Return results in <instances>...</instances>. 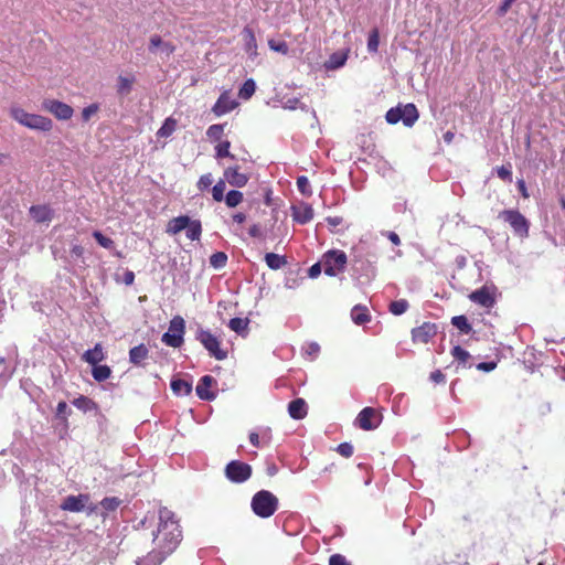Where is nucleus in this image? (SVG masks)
<instances>
[{
    "instance_id": "nucleus-1",
    "label": "nucleus",
    "mask_w": 565,
    "mask_h": 565,
    "mask_svg": "<svg viewBox=\"0 0 565 565\" xmlns=\"http://www.w3.org/2000/svg\"><path fill=\"white\" fill-rule=\"evenodd\" d=\"M183 539L175 514L167 508L159 510V523L153 532L152 548L136 559V565H161L172 555Z\"/></svg>"
},
{
    "instance_id": "nucleus-2",
    "label": "nucleus",
    "mask_w": 565,
    "mask_h": 565,
    "mask_svg": "<svg viewBox=\"0 0 565 565\" xmlns=\"http://www.w3.org/2000/svg\"><path fill=\"white\" fill-rule=\"evenodd\" d=\"M352 276L355 279H371L375 276L374 260L371 259V253L364 247H354L351 258Z\"/></svg>"
},
{
    "instance_id": "nucleus-3",
    "label": "nucleus",
    "mask_w": 565,
    "mask_h": 565,
    "mask_svg": "<svg viewBox=\"0 0 565 565\" xmlns=\"http://www.w3.org/2000/svg\"><path fill=\"white\" fill-rule=\"evenodd\" d=\"M10 116L20 125L32 130L47 132L53 128V121L49 117L30 114L21 107H11Z\"/></svg>"
},
{
    "instance_id": "nucleus-4",
    "label": "nucleus",
    "mask_w": 565,
    "mask_h": 565,
    "mask_svg": "<svg viewBox=\"0 0 565 565\" xmlns=\"http://www.w3.org/2000/svg\"><path fill=\"white\" fill-rule=\"evenodd\" d=\"M278 498L275 494L268 490H260L253 495L250 508L257 516L267 519L278 510Z\"/></svg>"
},
{
    "instance_id": "nucleus-5",
    "label": "nucleus",
    "mask_w": 565,
    "mask_h": 565,
    "mask_svg": "<svg viewBox=\"0 0 565 565\" xmlns=\"http://www.w3.org/2000/svg\"><path fill=\"white\" fill-rule=\"evenodd\" d=\"M348 263V257L343 250L332 249L323 254L321 264L326 275L334 277L342 273Z\"/></svg>"
},
{
    "instance_id": "nucleus-6",
    "label": "nucleus",
    "mask_w": 565,
    "mask_h": 565,
    "mask_svg": "<svg viewBox=\"0 0 565 565\" xmlns=\"http://www.w3.org/2000/svg\"><path fill=\"white\" fill-rule=\"evenodd\" d=\"M185 321L181 316H174L169 323V329L163 333L161 341L171 348H180L184 342Z\"/></svg>"
},
{
    "instance_id": "nucleus-7",
    "label": "nucleus",
    "mask_w": 565,
    "mask_h": 565,
    "mask_svg": "<svg viewBox=\"0 0 565 565\" xmlns=\"http://www.w3.org/2000/svg\"><path fill=\"white\" fill-rule=\"evenodd\" d=\"M195 339L216 360L223 361L227 358V351L221 348V341L210 330L199 329Z\"/></svg>"
},
{
    "instance_id": "nucleus-8",
    "label": "nucleus",
    "mask_w": 565,
    "mask_h": 565,
    "mask_svg": "<svg viewBox=\"0 0 565 565\" xmlns=\"http://www.w3.org/2000/svg\"><path fill=\"white\" fill-rule=\"evenodd\" d=\"M499 217L509 223L515 235L520 237L529 236V221L518 210H503L500 212Z\"/></svg>"
},
{
    "instance_id": "nucleus-9",
    "label": "nucleus",
    "mask_w": 565,
    "mask_h": 565,
    "mask_svg": "<svg viewBox=\"0 0 565 565\" xmlns=\"http://www.w3.org/2000/svg\"><path fill=\"white\" fill-rule=\"evenodd\" d=\"M250 465L239 461H230L224 470L225 477L233 483H243L252 477Z\"/></svg>"
},
{
    "instance_id": "nucleus-10",
    "label": "nucleus",
    "mask_w": 565,
    "mask_h": 565,
    "mask_svg": "<svg viewBox=\"0 0 565 565\" xmlns=\"http://www.w3.org/2000/svg\"><path fill=\"white\" fill-rule=\"evenodd\" d=\"M468 298L480 307L490 309L497 301V288L494 286H482L469 294Z\"/></svg>"
},
{
    "instance_id": "nucleus-11",
    "label": "nucleus",
    "mask_w": 565,
    "mask_h": 565,
    "mask_svg": "<svg viewBox=\"0 0 565 565\" xmlns=\"http://www.w3.org/2000/svg\"><path fill=\"white\" fill-rule=\"evenodd\" d=\"M42 108L58 120H68L74 114V109L68 104L52 98L44 99Z\"/></svg>"
},
{
    "instance_id": "nucleus-12",
    "label": "nucleus",
    "mask_w": 565,
    "mask_h": 565,
    "mask_svg": "<svg viewBox=\"0 0 565 565\" xmlns=\"http://www.w3.org/2000/svg\"><path fill=\"white\" fill-rule=\"evenodd\" d=\"M382 422V415L373 407H364L356 416L355 424L363 430H373Z\"/></svg>"
},
{
    "instance_id": "nucleus-13",
    "label": "nucleus",
    "mask_w": 565,
    "mask_h": 565,
    "mask_svg": "<svg viewBox=\"0 0 565 565\" xmlns=\"http://www.w3.org/2000/svg\"><path fill=\"white\" fill-rule=\"evenodd\" d=\"M437 334V326L431 322H424L412 330V340L415 343H428Z\"/></svg>"
},
{
    "instance_id": "nucleus-14",
    "label": "nucleus",
    "mask_w": 565,
    "mask_h": 565,
    "mask_svg": "<svg viewBox=\"0 0 565 565\" xmlns=\"http://www.w3.org/2000/svg\"><path fill=\"white\" fill-rule=\"evenodd\" d=\"M313 209L308 203H299L291 206L292 220L298 224H307L313 218Z\"/></svg>"
},
{
    "instance_id": "nucleus-15",
    "label": "nucleus",
    "mask_w": 565,
    "mask_h": 565,
    "mask_svg": "<svg viewBox=\"0 0 565 565\" xmlns=\"http://www.w3.org/2000/svg\"><path fill=\"white\" fill-rule=\"evenodd\" d=\"M88 500V494L68 495L63 500L61 509L63 511L81 512L84 510Z\"/></svg>"
},
{
    "instance_id": "nucleus-16",
    "label": "nucleus",
    "mask_w": 565,
    "mask_h": 565,
    "mask_svg": "<svg viewBox=\"0 0 565 565\" xmlns=\"http://www.w3.org/2000/svg\"><path fill=\"white\" fill-rule=\"evenodd\" d=\"M236 106L237 102L231 98L228 92H223L212 107V111L220 117L232 111Z\"/></svg>"
},
{
    "instance_id": "nucleus-17",
    "label": "nucleus",
    "mask_w": 565,
    "mask_h": 565,
    "mask_svg": "<svg viewBox=\"0 0 565 565\" xmlns=\"http://www.w3.org/2000/svg\"><path fill=\"white\" fill-rule=\"evenodd\" d=\"M159 49L162 54L170 57L175 51V45L171 42H164L160 35L154 34L149 40L148 50L150 53H157Z\"/></svg>"
},
{
    "instance_id": "nucleus-18",
    "label": "nucleus",
    "mask_w": 565,
    "mask_h": 565,
    "mask_svg": "<svg viewBox=\"0 0 565 565\" xmlns=\"http://www.w3.org/2000/svg\"><path fill=\"white\" fill-rule=\"evenodd\" d=\"M29 213L39 224L50 223L54 216V211L46 204L32 205L29 209Z\"/></svg>"
},
{
    "instance_id": "nucleus-19",
    "label": "nucleus",
    "mask_w": 565,
    "mask_h": 565,
    "mask_svg": "<svg viewBox=\"0 0 565 565\" xmlns=\"http://www.w3.org/2000/svg\"><path fill=\"white\" fill-rule=\"evenodd\" d=\"M224 178L232 186L236 188L245 186L249 180L247 174L239 172V168L237 166L225 169Z\"/></svg>"
},
{
    "instance_id": "nucleus-20",
    "label": "nucleus",
    "mask_w": 565,
    "mask_h": 565,
    "mask_svg": "<svg viewBox=\"0 0 565 565\" xmlns=\"http://www.w3.org/2000/svg\"><path fill=\"white\" fill-rule=\"evenodd\" d=\"M216 383L215 379L211 375H204L200 379L195 392L196 395L204 401H212L215 398V394L210 391L211 386Z\"/></svg>"
},
{
    "instance_id": "nucleus-21",
    "label": "nucleus",
    "mask_w": 565,
    "mask_h": 565,
    "mask_svg": "<svg viewBox=\"0 0 565 565\" xmlns=\"http://www.w3.org/2000/svg\"><path fill=\"white\" fill-rule=\"evenodd\" d=\"M401 111L403 116L402 121L406 127H412L419 117L417 107L412 103L401 105Z\"/></svg>"
},
{
    "instance_id": "nucleus-22",
    "label": "nucleus",
    "mask_w": 565,
    "mask_h": 565,
    "mask_svg": "<svg viewBox=\"0 0 565 565\" xmlns=\"http://www.w3.org/2000/svg\"><path fill=\"white\" fill-rule=\"evenodd\" d=\"M188 225H190V217L186 215H180L168 222L166 232L170 235H175L185 230Z\"/></svg>"
},
{
    "instance_id": "nucleus-23",
    "label": "nucleus",
    "mask_w": 565,
    "mask_h": 565,
    "mask_svg": "<svg viewBox=\"0 0 565 565\" xmlns=\"http://www.w3.org/2000/svg\"><path fill=\"white\" fill-rule=\"evenodd\" d=\"M243 38L245 41V51L249 54V56H256L257 55V41L255 38V33L252 28L245 26L243 29Z\"/></svg>"
},
{
    "instance_id": "nucleus-24",
    "label": "nucleus",
    "mask_w": 565,
    "mask_h": 565,
    "mask_svg": "<svg viewBox=\"0 0 565 565\" xmlns=\"http://www.w3.org/2000/svg\"><path fill=\"white\" fill-rule=\"evenodd\" d=\"M288 413L295 419H302L307 415V405L302 398H296L288 405Z\"/></svg>"
},
{
    "instance_id": "nucleus-25",
    "label": "nucleus",
    "mask_w": 565,
    "mask_h": 565,
    "mask_svg": "<svg viewBox=\"0 0 565 565\" xmlns=\"http://www.w3.org/2000/svg\"><path fill=\"white\" fill-rule=\"evenodd\" d=\"M136 82V77L134 75L122 76L119 75L117 78V94L120 96H127L130 94L134 83Z\"/></svg>"
},
{
    "instance_id": "nucleus-26",
    "label": "nucleus",
    "mask_w": 565,
    "mask_h": 565,
    "mask_svg": "<svg viewBox=\"0 0 565 565\" xmlns=\"http://www.w3.org/2000/svg\"><path fill=\"white\" fill-rule=\"evenodd\" d=\"M149 355V350L145 344H139L130 349L129 361L135 365H139Z\"/></svg>"
},
{
    "instance_id": "nucleus-27",
    "label": "nucleus",
    "mask_w": 565,
    "mask_h": 565,
    "mask_svg": "<svg viewBox=\"0 0 565 565\" xmlns=\"http://www.w3.org/2000/svg\"><path fill=\"white\" fill-rule=\"evenodd\" d=\"M105 359L103 347L100 343L95 344V347L90 350H87L83 354V360L92 365H96L98 362Z\"/></svg>"
},
{
    "instance_id": "nucleus-28",
    "label": "nucleus",
    "mask_w": 565,
    "mask_h": 565,
    "mask_svg": "<svg viewBox=\"0 0 565 565\" xmlns=\"http://www.w3.org/2000/svg\"><path fill=\"white\" fill-rule=\"evenodd\" d=\"M72 403L76 408L84 413L97 411L98 408V405L92 398L85 395H79Z\"/></svg>"
},
{
    "instance_id": "nucleus-29",
    "label": "nucleus",
    "mask_w": 565,
    "mask_h": 565,
    "mask_svg": "<svg viewBox=\"0 0 565 565\" xmlns=\"http://www.w3.org/2000/svg\"><path fill=\"white\" fill-rule=\"evenodd\" d=\"M265 262L266 265L273 270H278L285 265H287L286 257L275 253H267L265 255Z\"/></svg>"
},
{
    "instance_id": "nucleus-30",
    "label": "nucleus",
    "mask_w": 565,
    "mask_h": 565,
    "mask_svg": "<svg viewBox=\"0 0 565 565\" xmlns=\"http://www.w3.org/2000/svg\"><path fill=\"white\" fill-rule=\"evenodd\" d=\"M351 318L356 324H363L370 321V315L366 307L355 306L351 311Z\"/></svg>"
},
{
    "instance_id": "nucleus-31",
    "label": "nucleus",
    "mask_w": 565,
    "mask_h": 565,
    "mask_svg": "<svg viewBox=\"0 0 565 565\" xmlns=\"http://www.w3.org/2000/svg\"><path fill=\"white\" fill-rule=\"evenodd\" d=\"M171 390L177 395H189L192 392V385L188 381L181 379L172 380Z\"/></svg>"
},
{
    "instance_id": "nucleus-32",
    "label": "nucleus",
    "mask_w": 565,
    "mask_h": 565,
    "mask_svg": "<svg viewBox=\"0 0 565 565\" xmlns=\"http://www.w3.org/2000/svg\"><path fill=\"white\" fill-rule=\"evenodd\" d=\"M451 324L456 327L461 333L469 334L472 327L466 316H455L451 318Z\"/></svg>"
},
{
    "instance_id": "nucleus-33",
    "label": "nucleus",
    "mask_w": 565,
    "mask_h": 565,
    "mask_svg": "<svg viewBox=\"0 0 565 565\" xmlns=\"http://www.w3.org/2000/svg\"><path fill=\"white\" fill-rule=\"evenodd\" d=\"M202 234V224L199 220H191L186 226V237L191 241H198Z\"/></svg>"
},
{
    "instance_id": "nucleus-34",
    "label": "nucleus",
    "mask_w": 565,
    "mask_h": 565,
    "mask_svg": "<svg viewBox=\"0 0 565 565\" xmlns=\"http://www.w3.org/2000/svg\"><path fill=\"white\" fill-rule=\"evenodd\" d=\"M223 200L225 201L226 206L236 207L243 202L244 194L238 190H231Z\"/></svg>"
},
{
    "instance_id": "nucleus-35",
    "label": "nucleus",
    "mask_w": 565,
    "mask_h": 565,
    "mask_svg": "<svg viewBox=\"0 0 565 565\" xmlns=\"http://www.w3.org/2000/svg\"><path fill=\"white\" fill-rule=\"evenodd\" d=\"M249 320L246 318H233L228 322V328L238 333L242 334L243 332L247 331L248 329Z\"/></svg>"
},
{
    "instance_id": "nucleus-36",
    "label": "nucleus",
    "mask_w": 565,
    "mask_h": 565,
    "mask_svg": "<svg viewBox=\"0 0 565 565\" xmlns=\"http://www.w3.org/2000/svg\"><path fill=\"white\" fill-rule=\"evenodd\" d=\"M92 375L97 382H103L109 379L111 370L108 365H93Z\"/></svg>"
},
{
    "instance_id": "nucleus-37",
    "label": "nucleus",
    "mask_w": 565,
    "mask_h": 565,
    "mask_svg": "<svg viewBox=\"0 0 565 565\" xmlns=\"http://www.w3.org/2000/svg\"><path fill=\"white\" fill-rule=\"evenodd\" d=\"M255 89V82L252 78L246 79L242 87L239 88L238 96L239 98L247 100L254 95Z\"/></svg>"
},
{
    "instance_id": "nucleus-38",
    "label": "nucleus",
    "mask_w": 565,
    "mask_h": 565,
    "mask_svg": "<svg viewBox=\"0 0 565 565\" xmlns=\"http://www.w3.org/2000/svg\"><path fill=\"white\" fill-rule=\"evenodd\" d=\"M347 58H348L347 53H340V52L333 53L329 57V61L327 62V67L332 68V70L339 68L345 64Z\"/></svg>"
},
{
    "instance_id": "nucleus-39",
    "label": "nucleus",
    "mask_w": 565,
    "mask_h": 565,
    "mask_svg": "<svg viewBox=\"0 0 565 565\" xmlns=\"http://www.w3.org/2000/svg\"><path fill=\"white\" fill-rule=\"evenodd\" d=\"M72 413L66 402L61 401L56 406L55 416L60 419L66 427L68 426V415Z\"/></svg>"
},
{
    "instance_id": "nucleus-40",
    "label": "nucleus",
    "mask_w": 565,
    "mask_h": 565,
    "mask_svg": "<svg viewBox=\"0 0 565 565\" xmlns=\"http://www.w3.org/2000/svg\"><path fill=\"white\" fill-rule=\"evenodd\" d=\"M451 355L456 361H458L459 364H462V366H466L467 362L471 358L470 353L462 349L460 345L454 347L451 350Z\"/></svg>"
},
{
    "instance_id": "nucleus-41",
    "label": "nucleus",
    "mask_w": 565,
    "mask_h": 565,
    "mask_svg": "<svg viewBox=\"0 0 565 565\" xmlns=\"http://www.w3.org/2000/svg\"><path fill=\"white\" fill-rule=\"evenodd\" d=\"M227 264V255L224 252H216L210 256V265L215 269H221Z\"/></svg>"
},
{
    "instance_id": "nucleus-42",
    "label": "nucleus",
    "mask_w": 565,
    "mask_h": 565,
    "mask_svg": "<svg viewBox=\"0 0 565 565\" xmlns=\"http://www.w3.org/2000/svg\"><path fill=\"white\" fill-rule=\"evenodd\" d=\"M408 307H409V305H408L407 300L399 299V300L392 301L390 303L388 309H390V312L393 313L394 316H399V315H403L404 312H406Z\"/></svg>"
},
{
    "instance_id": "nucleus-43",
    "label": "nucleus",
    "mask_w": 565,
    "mask_h": 565,
    "mask_svg": "<svg viewBox=\"0 0 565 565\" xmlns=\"http://www.w3.org/2000/svg\"><path fill=\"white\" fill-rule=\"evenodd\" d=\"M225 180L220 179L214 186L212 188V198L215 202H222L225 198L224 191H225Z\"/></svg>"
},
{
    "instance_id": "nucleus-44",
    "label": "nucleus",
    "mask_w": 565,
    "mask_h": 565,
    "mask_svg": "<svg viewBox=\"0 0 565 565\" xmlns=\"http://www.w3.org/2000/svg\"><path fill=\"white\" fill-rule=\"evenodd\" d=\"M380 34L377 29H373L367 39V50L370 53H375L379 50Z\"/></svg>"
},
{
    "instance_id": "nucleus-45",
    "label": "nucleus",
    "mask_w": 565,
    "mask_h": 565,
    "mask_svg": "<svg viewBox=\"0 0 565 565\" xmlns=\"http://www.w3.org/2000/svg\"><path fill=\"white\" fill-rule=\"evenodd\" d=\"M402 118L401 105L388 109L385 115L386 121L391 125L397 124Z\"/></svg>"
},
{
    "instance_id": "nucleus-46",
    "label": "nucleus",
    "mask_w": 565,
    "mask_h": 565,
    "mask_svg": "<svg viewBox=\"0 0 565 565\" xmlns=\"http://www.w3.org/2000/svg\"><path fill=\"white\" fill-rule=\"evenodd\" d=\"M93 237L96 242L104 248L111 249L115 245L114 241L109 237H106L102 232L94 231Z\"/></svg>"
},
{
    "instance_id": "nucleus-47",
    "label": "nucleus",
    "mask_w": 565,
    "mask_h": 565,
    "mask_svg": "<svg viewBox=\"0 0 565 565\" xmlns=\"http://www.w3.org/2000/svg\"><path fill=\"white\" fill-rule=\"evenodd\" d=\"M297 188L299 192L306 196H311L312 191L309 183V180L306 175H300L297 179Z\"/></svg>"
},
{
    "instance_id": "nucleus-48",
    "label": "nucleus",
    "mask_w": 565,
    "mask_h": 565,
    "mask_svg": "<svg viewBox=\"0 0 565 565\" xmlns=\"http://www.w3.org/2000/svg\"><path fill=\"white\" fill-rule=\"evenodd\" d=\"M268 46L271 51L287 55L289 52L288 44L285 41L268 40Z\"/></svg>"
},
{
    "instance_id": "nucleus-49",
    "label": "nucleus",
    "mask_w": 565,
    "mask_h": 565,
    "mask_svg": "<svg viewBox=\"0 0 565 565\" xmlns=\"http://www.w3.org/2000/svg\"><path fill=\"white\" fill-rule=\"evenodd\" d=\"M230 147H231V142L228 140L220 142L215 147L216 158H218V159L225 158V157L234 158V156L230 152Z\"/></svg>"
},
{
    "instance_id": "nucleus-50",
    "label": "nucleus",
    "mask_w": 565,
    "mask_h": 565,
    "mask_svg": "<svg viewBox=\"0 0 565 565\" xmlns=\"http://www.w3.org/2000/svg\"><path fill=\"white\" fill-rule=\"evenodd\" d=\"M224 131V125H211L206 130V136L211 140H220Z\"/></svg>"
},
{
    "instance_id": "nucleus-51",
    "label": "nucleus",
    "mask_w": 565,
    "mask_h": 565,
    "mask_svg": "<svg viewBox=\"0 0 565 565\" xmlns=\"http://www.w3.org/2000/svg\"><path fill=\"white\" fill-rule=\"evenodd\" d=\"M120 503L121 501L116 497H107L100 501L102 508L107 511H115L120 505Z\"/></svg>"
},
{
    "instance_id": "nucleus-52",
    "label": "nucleus",
    "mask_w": 565,
    "mask_h": 565,
    "mask_svg": "<svg viewBox=\"0 0 565 565\" xmlns=\"http://www.w3.org/2000/svg\"><path fill=\"white\" fill-rule=\"evenodd\" d=\"M495 170H497L498 177L501 180L507 181L509 183L512 182V167L510 163H508L507 166L497 167Z\"/></svg>"
},
{
    "instance_id": "nucleus-53",
    "label": "nucleus",
    "mask_w": 565,
    "mask_h": 565,
    "mask_svg": "<svg viewBox=\"0 0 565 565\" xmlns=\"http://www.w3.org/2000/svg\"><path fill=\"white\" fill-rule=\"evenodd\" d=\"M212 183H213L212 174L206 173V174H203L200 177L199 181L196 182V188L199 189V191L204 192L207 189H210Z\"/></svg>"
},
{
    "instance_id": "nucleus-54",
    "label": "nucleus",
    "mask_w": 565,
    "mask_h": 565,
    "mask_svg": "<svg viewBox=\"0 0 565 565\" xmlns=\"http://www.w3.org/2000/svg\"><path fill=\"white\" fill-rule=\"evenodd\" d=\"M174 127H175V120L168 118L164 121V124L162 125V127L159 129L158 136H160V137L170 136L173 132Z\"/></svg>"
},
{
    "instance_id": "nucleus-55",
    "label": "nucleus",
    "mask_w": 565,
    "mask_h": 565,
    "mask_svg": "<svg viewBox=\"0 0 565 565\" xmlns=\"http://www.w3.org/2000/svg\"><path fill=\"white\" fill-rule=\"evenodd\" d=\"M99 110V105L94 103V104H90L89 106L85 107L83 110H82V119L83 121H88L92 116L96 115Z\"/></svg>"
},
{
    "instance_id": "nucleus-56",
    "label": "nucleus",
    "mask_w": 565,
    "mask_h": 565,
    "mask_svg": "<svg viewBox=\"0 0 565 565\" xmlns=\"http://www.w3.org/2000/svg\"><path fill=\"white\" fill-rule=\"evenodd\" d=\"M337 451L344 458L353 455V446L350 443H342L337 447Z\"/></svg>"
},
{
    "instance_id": "nucleus-57",
    "label": "nucleus",
    "mask_w": 565,
    "mask_h": 565,
    "mask_svg": "<svg viewBox=\"0 0 565 565\" xmlns=\"http://www.w3.org/2000/svg\"><path fill=\"white\" fill-rule=\"evenodd\" d=\"M329 565H351L341 554H333L329 558Z\"/></svg>"
},
{
    "instance_id": "nucleus-58",
    "label": "nucleus",
    "mask_w": 565,
    "mask_h": 565,
    "mask_svg": "<svg viewBox=\"0 0 565 565\" xmlns=\"http://www.w3.org/2000/svg\"><path fill=\"white\" fill-rule=\"evenodd\" d=\"M320 352V345L316 342H310L306 345V353L312 359L317 358Z\"/></svg>"
},
{
    "instance_id": "nucleus-59",
    "label": "nucleus",
    "mask_w": 565,
    "mask_h": 565,
    "mask_svg": "<svg viewBox=\"0 0 565 565\" xmlns=\"http://www.w3.org/2000/svg\"><path fill=\"white\" fill-rule=\"evenodd\" d=\"M322 269H323V265L321 264V262L316 263L309 268L308 275L310 278H317L320 275Z\"/></svg>"
},
{
    "instance_id": "nucleus-60",
    "label": "nucleus",
    "mask_w": 565,
    "mask_h": 565,
    "mask_svg": "<svg viewBox=\"0 0 565 565\" xmlns=\"http://www.w3.org/2000/svg\"><path fill=\"white\" fill-rule=\"evenodd\" d=\"M430 380L436 384H440L445 383L446 376L440 370H436L430 373Z\"/></svg>"
},
{
    "instance_id": "nucleus-61",
    "label": "nucleus",
    "mask_w": 565,
    "mask_h": 565,
    "mask_svg": "<svg viewBox=\"0 0 565 565\" xmlns=\"http://www.w3.org/2000/svg\"><path fill=\"white\" fill-rule=\"evenodd\" d=\"M495 366H497L495 362H481V363L477 364V369L479 371H483V372H490V371L494 370Z\"/></svg>"
},
{
    "instance_id": "nucleus-62",
    "label": "nucleus",
    "mask_w": 565,
    "mask_h": 565,
    "mask_svg": "<svg viewBox=\"0 0 565 565\" xmlns=\"http://www.w3.org/2000/svg\"><path fill=\"white\" fill-rule=\"evenodd\" d=\"M514 1L515 0H503L501 6L499 7V10H498L499 14L500 15L505 14L509 11V9L511 8V6L513 4Z\"/></svg>"
},
{
    "instance_id": "nucleus-63",
    "label": "nucleus",
    "mask_w": 565,
    "mask_h": 565,
    "mask_svg": "<svg viewBox=\"0 0 565 565\" xmlns=\"http://www.w3.org/2000/svg\"><path fill=\"white\" fill-rule=\"evenodd\" d=\"M249 235L252 237H256V238H260L263 237V232H262V228L258 224H254L249 227V231H248Z\"/></svg>"
},
{
    "instance_id": "nucleus-64",
    "label": "nucleus",
    "mask_w": 565,
    "mask_h": 565,
    "mask_svg": "<svg viewBox=\"0 0 565 565\" xmlns=\"http://www.w3.org/2000/svg\"><path fill=\"white\" fill-rule=\"evenodd\" d=\"M516 185H518V190L520 191L521 195L524 199H527L530 195H529V192L526 189L525 181L523 179H520V180H518Z\"/></svg>"
}]
</instances>
